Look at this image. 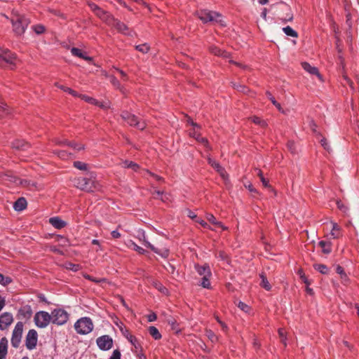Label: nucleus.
I'll list each match as a JSON object with an SVG mask.
<instances>
[{
    "label": "nucleus",
    "instance_id": "f257e3e1",
    "mask_svg": "<svg viewBox=\"0 0 359 359\" xmlns=\"http://www.w3.org/2000/svg\"><path fill=\"white\" fill-rule=\"evenodd\" d=\"M30 22V20L26 15L17 11H13L11 23L13 25V30L15 34L19 36L23 34Z\"/></svg>",
    "mask_w": 359,
    "mask_h": 359
},
{
    "label": "nucleus",
    "instance_id": "f03ea898",
    "mask_svg": "<svg viewBox=\"0 0 359 359\" xmlns=\"http://www.w3.org/2000/svg\"><path fill=\"white\" fill-rule=\"evenodd\" d=\"M74 186L83 191L93 192L99 189V184L95 180L93 175L90 177H77L74 180Z\"/></svg>",
    "mask_w": 359,
    "mask_h": 359
},
{
    "label": "nucleus",
    "instance_id": "7ed1b4c3",
    "mask_svg": "<svg viewBox=\"0 0 359 359\" xmlns=\"http://www.w3.org/2000/svg\"><path fill=\"white\" fill-rule=\"evenodd\" d=\"M196 15L204 23L215 22L223 25L222 23V15L217 12L201 10L196 13Z\"/></svg>",
    "mask_w": 359,
    "mask_h": 359
},
{
    "label": "nucleus",
    "instance_id": "20e7f679",
    "mask_svg": "<svg viewBox=\"0 0 359 359\" xmlns=\"http://www.w3.org/2000/svg\"><path fill=\"white\" fill-rule=\"evenodd\" d=\"M74 328L80 334H87L93 329V324L90 318L84 317L79 319L74 324Z\"/></svg>",
    "mask_w": 359,
    "mask_h": 359
},
{
    "label": "nucleus",
    "instance_id": "39448f33",
    "mask_svg": "<svg viewBox=\"0 0 359 359\" xmlns=\"http://www.w3.org/2000/svg\"><path fill=\"white\" fill-rule=\"evenodd\" d=\"M121 116L130 126H134L139 130H144L146 128V123L144 121H140L138 117L127 111H122Z\"/></svg>",
    "mask_w": 359,
    "mask_h": 359
},
{
    "label": "nucleus",
    "instance_id": "423d86ee",
    "mask_svg": "<svg viewBox=\"0 0 359 359\" xmlns=\"http://www.w3.org/2000/svg\"><path fill=\"white\" fill-rule=\"evenodd\" d=\"M36 325L40 328L46 327L51 320V316L46 311H39L34 317Z\"/></svg>",
    "mask_w": 359,
    "mask_h": 359
},
{
    "label": "nucleus",
    "instance_id": "0eeeda50",
    "mask_svg": "<svg viewBox=\"0 0 359 359\" xmlns=\"http://www.w3.org/2000/svg\"><path fill=\"white\" fill-rule=\"evenodd\" d=\"M50 316L52 323L58 325H64L69 318L68 313L61 309H54Z\"/></svg>",
    "mask_w": 359,
    "mask_h": 359
},
{
    "label": "nucleus",
    "instance_id": "6e6552de",
    "mask_svg": "<svg viewBox=\"0 0 359 359\" xmlns=\"http://www.w3.org/2000/svg\"><path fill=\"white\" fill-rule=\"evenodd\" d=\"M16 61V56L14 53H12L8 49H4L0 47V67H3V62L11 66H15Z\"/></svg>",
    "mask_w": 359,
    "mask_h": 359
},
{
    "label": "nucleus",
    "instance_id": "1a4fd4ad",
    "mask_svg": "<svg viewBox=\"0 0 359 359\" xmlns=\"http://www.w3.org/2000/svg\"><path fill=\"white\" fill-rule=\"evenodd\" d=\"M23 332V323L18 322L12 333L11 344L14 348H18L20 344Z\"/></svg>",
    "mask_w": 359,
    "mask_h": 359
},
{
    "label": "nucleus",
    "instance_id": "9d476101",
    "mask_svg": "<svg viewBox=\"0 0 359 359\" xmlns=\"http://www.w3.org/2000/svg\"><path fill=\"white\" fill-rule=\"evenodd\" d=\"M137 233V238L140 239V241H142L143 245H144L147 248H149L155 253L158 254L163 257H168V250H164L161 252L158 249L155 248L153 245H151L149 241L146 240L144 231H138Z\"/></svg>",
    "mask_w": 359,
    "mask_h": 359
},
{
    "label": "nucleus",
    "instance_id": "9b49d317",
    "mask_svg": "<svg viewBox=\"0 0 359 359\" xmlns=\"http://www.w3.org/2000/svg\"><path fill=\"white\" fill-rule=\"evenodd\" d=\"M38 340V334L35 330H29L25 339V346L28 350L36 348Z\"/></svg>",
    "mask_w": 359,
    "mask_h": 359
},
{
    "label": "nucleus",
    "instance_id": "f8f14e48",
    "mask_svg": "<svg viewBox=\"0 0 359 359\" xmlns=\"http://www.w3.org/2000/svg\"><path fill=\"white\" fill-rule=\"evenodd\" d=\"M97 345L102 351H107L113 346V339L109 335H103L96 340Z\"/></svg>",
    "mask_w": 359,
    "mask_h": 359
},
{
    "label": "nucleus",
    "instance_id": "ddd939ff",
    "mask_svg": "<svg viewBox=\"0 0 359 359\" xmlns=\"http://www.w3.org/2000/svg\"><path fill=\"white\" fill-rule=\"evenodd\" d=\"M13 321L12 313L8 312L3 313L0 316V329L1 330H6Z\"/></svg>",
    "mask_w": 359,
    "mask_h": 359
},
{
    "label": "nucleus",
    "instance_id": "4468645a",
    "mask_svg": "<svg viewBox=\"0 0 359 359\" xmlns=\"http://www.w3.org/2000/svg\"><path fill=\"white\" fill-rule=\"evenodd\" d=\"M208 163L212 167L214 168L219 173V175H221V177L224 180H227L228 179V175L226 173V172L225 171L224 168H223L219 163H217V161H215V160H213L212 158H208Z\"/></svg>",
    "mask_w": 359,
    "mask_h": 359
},
{
    "label": "nucleus",
    "instance_id": "2eb2a0df",
    "mask_svg": "<svg viewBox=\"0 0 359 359\" xmlns=\"http://www.w3.org/2000/svg\"><path fill=\"white\" fill-rule=\"evenodd\" d=\"M54 142H55L56 144H58L60 146L67 145V146H69V147L73 148L74 149H75L76 151H80V150H82L84 149V146L83 144H79V143H76L74 142H69V141H67V140H65L64 141H61L60 140L55 139V140H54Z\"/></svg>",
    "mask_w": 359,
    "mask_h": 359
},
{
    "label": "nucleus",
    "instance_id": "dca6fc26",
    "mask_svg": "<svg viewBox=\"0 0 359 359\" xmlns=\"http://www.w3.org/2000/svg\"><path fill=\"white\" fill-rule=\"evenodd\" d=\"M0 176L4 177L5 180H8L15 184H23L24 182V181L18 178L11 171H6L5 172L1 173Z\"/></svg>",
    "mask_w": 359,
    "mask_h": 359
},
{
    "label": "nucleus",
    "instance_id": "f3484780",
    "mask_svg": "<svg viewBox=\"0 0 359 359\" xmlns=\"http://www.w3.org/2000/svg\"><path fill=\"white\" fill-rule=\"evenodd\" d=\"M111 26L114 27L119 32L125 35H131V32L129 31V29L127 27V25L121 22V21L118 20L117 19L115 20L114 25H112Z\"/></svg>",
    "mask_w": 359,
    "mask_h": 359
},
{
    "label": "nucleus",
    "instance_id": "a211bd4d",
    "mask_svg": "<svg viewBox=\"0 0 359 359\" xmlns=\"http://www.w3.org/2000/svg\"><path fill=\"white\" fill-rule=\"evenodd\" d=\"M29 147V144L22 140H15L12 142V147L19 151H26Z\"/></svg>",
    "mask_w": 359,
    "mask_h": 359
},
{
    "label": "nucleus",
    "instance_id": "6ab92c4d",
    "mask_svg": "<svg viewBox=\"0 0 359 359\" xmlns=\"http://www.w3.org/2000/svg\"><path fill=\"white\" fill-rule=\"evenodd\" d=\"M88 6L90 7V10L94 13V14L101 19V18L105 15V12L107 11L103 10L102 8H100L98 5L95 4L93 2H88Z\"/></svg>",
    "mask_w": 359,
    "mask_h": 359
},
{
    "label": "nucleus",
    "instance_id": "aec40b11",
    "mask_svg": "<svg viewBox=\"0 0 359 359\" xmlns=\"http://www.w3.org/2000/svg\"><path fill=\"white\" fill-rule=\"evenodd\" d=\"M195 269L200 276H211V271L210 266L208 264H205L203 266L196 264Z\"/></svg>",
    "mask_w": 359,
    "mask_h": 359
},
{
    "label": "nucleus",
    "instance_id": "412c9836",
    "mask_svg": "<svg viewBox=\"0 0 359 359\" xmlns=\"http://www.w3.org/2000/svg\"><path fill=\"white\" fill-rule=\"evenodd\" d=\"M302 67L306 72L311 74L316 75L320 79H321V76L316 67H312L310 64L306 62L302 63Z\"/></svg>",
    "mask_w": 359,
    "mask_h": 359
},
{
    "label": "nucleus",
    "instance_id": "4be33fe9",
    "mask_svg": "<svg viewBox=\"0 0 359 359\" xmlns=\"http://www.w3.org/2000/svg\"><path fill=\"white\" fill-rule=\"evenodd\" d=\"M27 205V201L25 198H19L13 204V208L18 212L24 210Z\"/></svg>",
    "mask_w": 359,
    "mask_h": 359
},
{
    "label": "nucleus",
    "instance_id": "5701e85b",
    "mask_svg": "<svg viewBox=\"0 0 359 359\" xmlns=\"http://www.w3.org/2000/svg\"><path fill=\"white\" fill-rule=\"evenodd\" d=\"M71 53L74 56L82 58L88 62H91L93 58L86 55L81 49L78 48H72L71 49Z\"/></svg>",
    "mask_w": 359,
    "mask_h": 359
},
{
    "label": "nucleus",
    "instance_id": "b1692460",
    "mask_svg": "<svg viewBox=\"0 0 359 359\" xmlns=\"http://www.w3.org/2000/svg\"><path fill=\"white\" fill-rule=\"evenodd\" d=\"M49 223L57 229H60L66 226V222L59 218L58 217H54L49 219Z\"/></svg>",
    "mask_w": 359,
    "mask_h": 359
},
{
    "label": "nucleus",
    "instance_id": "393cba45",
    "mask_svg": "<svg viewBox=\"0 0 359 359\" xmlns=\"http://www.w3.org/2000/svg\"><path fill=\"white\" fill-rule=\"evenodd\" d=\"M211 53H212L215 55L222 57L224 58L229 57V53L226 52V50H221L217 46H212L209 48Z\"/></svg>",
    "mask_w": 359,
    "mask_h": 359
},
{
    "label": "nucleus",
    "instance_id": "a878e982",
    "mask_svg": "<svg viewBox=\"0 0 359 359\" xmlns=\"http://www.w3.org/2000/svg\"><path fill=\"white\" fill-rule=\"evenodd\" d=\"M8 353V340L6 337H3L0 340V357L6 358Z\"/></svg>",
    "mask_w": 359,
    "mask_h": 359
},
{
    "label": "nucleus",
    "instance_id": "bb28decb",
    "mask_svg": "<svg viewBox=\"0 0 359 359\" xmlns=\"http://www.w3.org/2000/svg\"><path fill=\"white\" fill-rule=\"evenodd\" d=\"M206 219H208V222L215 225L216 227H219L222 230L226 229V227L224 226L220 222H218L212 214H207Z\"/></svg>",
    "mask_w": 359,
    "mask_h": 359
},
{
    "label": "nucleus",
    "instance_id": "cd10ccee",
    "mask_svg": "<svg viewBox=\"0 0 359 359\" xmlns=\"http://www.w3.org/2000/svg\"><path fill=\"white\" fill-rule=\"evenodd\" d=\"M102 21H103L104 23H106L109 26H111L114 25L116 18L108 11L105 12V15H104L101 19Z\"/></svg>",
    "mask_w": 359,
    "mask_h": 359
},
{
    "label": "nucleus",
    "instance_id": "c85d7f7f",
    "mask_svg": "<svg viewBox=\"0 0 359 359\" xmlns=\"http://www.w3.org/2000/svg\"><path fill=\"white\" fill-rule=\"evenodd\" d=\"M259 277L262 280V281L260 283L261 287H262L267 291L271 290V286L269 282L268 281L267 278L265 276V274L264 273H262L259 274Z\"/></svg>",
    "mask_w": 359,
    "mask_h": 359
},
{
    "label": "nucleus",
    "instance_id": "c756f323",
    "mask_svg": "<svg viewBox=\"0 0 359 359\" xmlns=\"http://www.w3.org/2000/svg\"><path fill=\"white\" fill-rule=\"evenodd\" d=\"M331 224H332V231H331L330 235L333 238H337L339 236V231H340L341 229H340L339 226L335 222H332Z\"/></svg>",
    "mask_w": 359,
    "mask_h": 359
},
{
    "label": "nucleus",
    "instance_id": "7c9ffc66",
    "mask_svg": "<svg viewBox=\"0 0 359 359\" xmlns=\"http://www.w3.org/2000/svg\"><path fill=\"white\" fill-rule=\"evenodd\" d=\"M325 254H329L331 252V245L330 242L321 241L318 243Z\"/></svg>",
    "mask_w": 359,
    "mask_h": 359
},
{
    "label": "nucleus",
    "instance_id": "2f4dec72",
    "mask_svg": "<svg viewBox=\"0 0 359 359\" xmlns=\"http://www.w3.org/2000/svg\"><path fill=\"white\" fill-rule=\"evenodd\" d=\"M149 333L154 339H159L161 338V334L158 330L154 326H150L149 327Z\"/></svg>",
    "mask_w": 359,
    "mask_h": 359
},
{
    "label": "nucleus",
    "instance_id": "473e14b6",
    "mask_svg": "<svg viewBox=\"0 0 359 359\" xmlns=\"http://www.w3.org/2000/svg\"><path fill=\"white\" fill-rule=\"evenodd\" d=\"M122 166L123 168H130L134 171H137V170L139 169V165L137 163L129 161H124L122 163Z\"/></svg>",
    "mask_w": 359,
    "mask_h": 359
},
{
    "label": "nucleus",
    "instance_id": "72a5a7b5",
    "mask_svg": "<svg viewBox=\"0 0 359 359\" xmlns=\"http://www.w3.org/2000/svg\"><path fill=\"white\" fill-rule=\"evenodd\" d=\"M283 31L287 36L294 38H297L298 36L297 32L290 26L283 27Z\"/></svg>",
    "mask_w": 359,
    "mask_h": 359
},
{
    "label": "nucleus",
    "instance_id": "f704fd0d",
    "mask_svg": "<svg viewBox=\"0 0 359 359\" xmlns=\"http://www.w3.org/2000/svg\"><path fill=\"white\" fill-rule=\"evenodd\" d=\"M128 246L131 248H133V250H134L135 251L137 252L139 254H141V255H143L145 253V250L140 247L139 245H137L135 242H133V241H130L128 242Z\"/></svg>",
    "mask_w": 359,
    "mask_h": 359
},
{
    "label": "nucleus",
    "instance_id": "c9c22d12",
    "mask_svg": "<svg viewBox=\"0 0 359 359\" xmlns=\"http://www.w3.org/2000/svg\"><path fill=\"white\" fill-rule=\"evenodd\" d=\"M268 98L271 101L272 104L278 109L279 111L284 113L283 108L280 104L275 100L274 97L272 96L271 93L269 91L266 92Z\"/></svg>",
    "mask_w": 359,
    "mask_h": 359
},
{
    "label": "nucleus",
    "instance_id": "e433bc0d",
    "mask_svg": "<svg viewBox=\"0 0 359 359\" xmlns=\"http://www.w3.org/2000/svg\"><path fill=\"white\" fill-rule=\"evenodd\" d=\"M255 171L257 172V175L259 177L261 182H262V184L264 187H269L271 188V186L269 184V181H267L264 177L263 176L262 171L258 168L255 169Z\"/></svg>",
    "mask_w": 359,
    "mask_h": 359
},
{
    "label": "nucleus",
    "instance_id": "4c0bfd02",
    "mask_svg": "<svg viewBox=\"0 0 359 359\" xmlns=\"http://www.w3.org/2000/svg\"><path fill=\"white\" fill-rule=\"evenodd\" d=\"M13 280L9 276H4L3 274L0 273V284L6 286L12 283Z\"/></svg>",
    "mask_w": 359,
    "mask_h": 359
},
{
    "label": "nucleus",
    "instance_id": "58836bf2",
    "mask_svg": "<svg viewBox=\"0 0 359 359\" xmlns=\"http://www.w3.org/2000/svg\"><path fill=\"white\" fill-rule=\"evenodd\" d=\"M32 29H33V31L36 34H43L45 30H46V28L43 25H33L32 27Z\"/></svg>",
    "mask_w": 359,
    "mask_h": 359
},
{
    "label": "nucleus",
    "instance_id": "ea45409f",
    "mask_svg": "<svg viewBox=\"0 0 359 359\" xmlns=\"http://www.w3.org/2000/svg\"><path fill=\"white\" fill-rule=\"evenodd\" d=\"M80 97L83 100H85L86 102L90 103V104H99V101L93 98V97H90L89 96H87L86 95H80Z\"/></svg>",
    "mask_w": 359,
    "mask_h": 359
},
{
    "label": "nucleus",
    "instance_id": "a19ab883",
    "mask_svg": "<svg viewBox=\"0 0 359 359\" xmlns=\"http://www.w3.org/2000/svg\"><path fill=\"white\" fill-rule=\"evenodd\" d=\"M153 285L161 292L163 294L168 293V290L160 282L154 281Z\"/></svg>",
    "mask_w": 359,
    "mask_h": 359
},
{
    "label": "nucleus",
    "instance_id": "79ce46f5",
    "mask_svg": "<svg viewBox=\"0 0 359 359\" xmlns=\"http://www.w3.org/2000/svg\"><path fill=\"white\" fill-rule=\"evenodd\" d=\"M210 276H203L202 281L201 283V285L204 287L209 289L210 287Z\"/></svg>",
    "mask_w": 359,
    "mask_h": 359
},
{
    "label": "nucleus",
    "instance_id": "37998d69",
    "mask_svg": "<svg viewBox=\"0 0 359 359\" xmlns=\"http://www.w3.org/2000/svg\"><path fill=\"white\" fill-rule=\"evenodd\" d=\"M206 337L212 341L215 342L217 341V337L216 334L210 330H207L205 331Z\"/></svg>",
    "mask_w": 359,
    "mask_h": 359
},
{
    "label": "nucleus",
    "instance_id": "c03bdc74",
    "mask_svg": "<svg viewBox=\"0 0 359 359\" xmlns=\"http://www.w3.org/2000/svg\"><path fill=\"white\" fill-rule=\"evenodd\" d=\"M314 268L323 274H326L328 271V268L324 264H315Z\"/></svg>",
    "mask_w": 359,
    "mask_h": 359
},
{
    "label": "nucleus",
    "instance_id": "a18cd8bd",
    "mask_svg": "<svg viewBox=\"0 0 359 359\" xmlns=\"http://www.w3.org/2000/svg\"><path fill=\"white\" fill-rule=\"evenodd\" d=\"M109 78L110 82L112 83V85L115 88L121 90V83L114 76H113V75L109 76Z\"/></svg>",
    "mask_w": 359,
    "mask_h": 359
},
{
    "label": "nucleus",
    "instance_id": "49530a36",
    "mask_svg": "<svg viewBox=\"0 0 359 359\" xmlns=\"http://www.w3.org/2000/svg\"><path fill=\"white\" fill-rule=\"evenodd\" d=\"M135 49L142 53H147L149 50V46L147 43H144L136 46Z\"/></svg>",
    "mask_w": 359,
    "mask_h": 359
},
{
    "label": "nucleus",
    "instance_id": "de8ad7c7",
    "mask_svg": "<svg viewBox=\"0 0 359 359\" xmlns=\"http://www.w3.org/2000/svg\"><path fill=\"white\" fill-rule=\"evenodd\" d=\"M74 166L80 170H86L88 165L86 163L81 161H74Z\"/></svg>",
    "mask_w": 359,
    "mask_h": 359
},
{
    "label": "nucleus",
    "instance_id": "09e8293b",
    "mask_svg": "<svg viewBox=\"0 0 359 359\" xmlns=\"http://www.w3.org/2000/svg\"><path fill=\"white\" fill-rule=\"evenodd\" d=\"M233 88L238 91L243 92V93H248L249 92V89L246 86L241 84L234 83Z\"/></svg>",
    "mask_w": 359,
    "mask_h": 359
},
{
    "label": "nucleus",
    "instance_id": "8fccbe9b",
    "mask_svg": "<svg viewBox=\"0 0 359 359\" xmlns=\"http://www.w3.org/2000/svg\"><path fill=\"white\" fill-rule=\"evenodd\" d=\"M8 114V109L6 108V104L0 100V118L4 117Z\"/></svg>",
    "mask_w": 359,
    "mask_h": 359
},
{
    "label": "nucleus",
    "instance_id": "3c124183",
    "mask_svg": "<svg viewBox=\"0 0 359 359\" xmlns=\"http://www.w3.org/2000/svg\"><path fill=\"white\" fill-rule=\"evenodd\" d=\"M299 274L300 276L301 280L306 285H311V281L307 278V277L305 276V274L303 273L302 270L299 271Z\"/></svg>",
    "mask_w": 359,
    "mask_h": 359
},
{
    "label": "nucleus",
    "instance_id": "603ef678",
    "mask_svg": "<svg viewBox=\"0 0 359 359\" xmlns=\"http://www.w3.org/2000/svg\"><path fill=\"white\" fill-rule=\"evenodd\" d=\"M287 147L292 154L296 153V147L294 142L289 141L287 144Z\"/></svg>",
    "mask_w": 359,
    "mask_h": 359
},
{
    "label": "nucleus",
    "instance_id": "864d4df0",
    "mask_svg": "<svg viewBox=\"0 0 359 359\" xmlns=\"http://www.w3.org/2000/svg\"><path fill=\"white\" fill-rule=\"evenodd\" d=\"M154 194H156L157 196H161V199L163 201H165L166 200H168V195L167 194H164L163 191H155Z\"/></svg>",
    "mask_w": 359,
    "mask_h": 359
},
{
    "label": "nucleus",
    "instance_id": "5fc2aeb1",
    "mask_svg": "<svg viewBox=\"0 0 359 359\" xmlns=\"http://www.w3.org/2000/svg\"><path fill=\"white\" fill-rule=\"evenodd\" d=\"M238 307L245 313L248 312L249 311V306L242 302H238Z\"/></svg>",
    "mask_w": 359,
    "mask_h": 359
},
{
    "label": "nucleus",
    "instance_id": "6e6d98bb",
    "mask_svg": "<svg viewBox=\"0 0 359 359\" xmlns=\"http://www.w3.org/2000/svg\"><path fill=\"white\" fill-rule=\"evenodd\" d=\"M128 339L130 341V342L136 348H137V346H139V344L137 342V339L132 336V335H130L129 337H127Z\"/></svg>",
    "mask_w": 359,
    "mask_h": 359
},
{
    "label": "nucleus",
    "instance_id": "4d7b16f0",
    "mask_svg": "<svg viewBox=\"0 0 359 359\" xmlns=\"http://www.w3.org/2000/svg\"><path fill=\"white\" fill-rule=\"evenodd\" d=\"M285 330H284L283 329L280 328V329L278 330V334H279V336H280V339H281V341H282V343H283L285 345H286V343H285L286 337H285Z\"/></svg>",
    "mask_w": 359,
    "mask_h": 359
},
{
    "label": "nucleus",
    "instance_id": "13d9d810",
    "mask_svg": "<svg viewBox=\"0 0 359 359\" xmlns=\"http://www.w3.org/2000/svg\"><path fill=\"white\" fill-rule=\"evenodd\" d=\"M252 121L255 123L261 125L262 126H264L266 125V122L264 120H262L260 118H259L257 116H254L252 118Z\"/></svg>",
    "mask_w": 359,
    "mask_h": 359
},
{
    "label": "nucleus",
    "instance_id": "bf43d9fd",
    "mask_svg": "<svg viewBox=\"0 0 359 359\" xmlns=\"http://www.w3.org/2000/svg\"><path fill=\"white\" fill-rule=\"evenodd\" d=\"M336 272L341 276V278H343V277L346 278V274L344 272L343 267H341V266H337Z\"/></svg>",
    "mask_w": 359,
    "mask_h": 359
},
{
    "label": "nucleus",
    "instance_id": "052dcab7",
    "mask_svg": "<svg viewBox=\"0 0 359 359\" xmlns=\"http://www.w3.org/2000/svg\"><path fill=\"white\" fill-rule=\"evenodd\" d=\"M109 359H121V352L118 350H114Z\"/></svg>",
    "mask_w": 359,
    "mask_h": 359
},
{
    "label": "nucleus",
    "instance_id": "680f3d73",
    "mask_svg": "<svg viewBox=\"0 0 359 359\" xmlns=\"http://www.w3.org/2000/svg\"><path fill=\"white\" fill-rule=\"evenodd\" d=\"M337 208H338L340 210H341V211H343V212H346L347 211V210H348L347 207H346V206H345V205L342 203V202H341V201H337Z\"/></svg>",
    "mask_w": 359,
    "mask_h": 359
},
{
    "label": "nucleus",
    "instance_id": "e2e57ef3",
    "mask_svg": "<svg viewBox=\"0 0 359 359\" xmlns=\"http://www.w3.org/2000/svg\"><path fill=\"white\" fill-rule=\"evenodd\" d=\"M321 145L324 147L325 149H326L328 152L330 151V146L328 145V143L327 142V140L325 138H322L320 140Z\"/></svg>",
    "mask_w": 359,
    "mask_h": 359
},
{
    "label": "nucleus",
    "instance_id": "0e129e2a",
    "mask_svg": "<svg viewBox=\"0 0 359 359\" xmlns=\"http://www.w3.org/2000/svg\"><path fill=\"white\" fill-rule=\"evenodd\" d=\"M95 105L104 109H109L110 107V103L109 102H101L99 101V104Z\"/></svg>",
    "mask_w": 359,
    "mask_h": 359
},
{
    "label": "nucleus",
    "instance_id": "69168bd1",
    "mask_svg": "<svg viewBox=\"0 0 359 359\" xmlns=\"http://www.w3.org/2000/svg\"><path fill=\"white\" fill-rule=\"evenodd\" d=\"M245 187L252 194H258L257 190L254 188L252 184H245Z\"/></svg>",
    "mask_w": 359,
    "mask_h": 359
},
{
    "label": "nucleus",
    "instance_id": "338daca9",
    "mask_svg": "<svg viewBox=\"0 0 359 359\" xmlns=\"http://www.w3.org/2000/svg\"><path fill=\"white\" fill-rule=\"evenodd\" d=\"M55 154H57L60 158L63 159L66 158L68 156V154L65 151H58Z\"/></svg>",
    "mask_w": 359,
    "mask_h": 359
},
{
    "label": "nucleus",
    "instance_id": "774afa93",
    "mask_svg": "<svg viewBox=\"0 0 359 359\" xmlns=\"http://www.w3.org/2000/svg\"><path fill=\"white\" fill-rule=\"evenodd\" d=\"M115 69L116 71H118L121 75V77H122V79L125 81H127L128 80V76L127 74H126V72H124L123 71H122L121 69H119L118 68H115Z\"/></svg>",
    "mask_w": 359,
    "mask_h": 359
}]
</instances>
